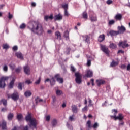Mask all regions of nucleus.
Segmentation results:
<instances>
[{
	"label": "nucleus",
	"instance_id": "obj_41",
	"mask_svg": "<svg viewBox=\"0 0 130 130\" xmlns=\"http://www.w3.org/2000/svg\"><path fill=\"white\" fill-rule=\"evenodd\" d=\"M25 28H26V24H25V23H22L20 26V29H21L22 30L25 29Z\"/></svg>",
	"mask_w": 130,
	"mask_h": 130
},
{
	"label": "nucleus",
	"instance_id": "obj_5",
	"mask_svg": "<svg viewBox=\"0 0 130 130\" xmlns=\"http://www.w3.org/2000/svg\"><path fill=\"white\" fill-rule=\"evenodd\" d=\"M75 81L77 84H81L82 83V75L80 74L79 72L75 73Z\"/></svg>",
	"mask_w": 130,
	"mask_h": 130
},
{
	"label": "nucleus",
	"instance_id": "obj_57",
	"mask_svg": "<svg viewBox=\"0 0 130 130\" xmlns=\"http://www.w3.org/2000/svg\"><path fill=\"white\" fill-rule=\"evenodd\" d=\"M120 68H121V69H124L126 68V66L125 64H122L120 66Z\"/></svg>",
	"mask_w": 130,
	"mask_h": 130
},
{
	"label": "nucleus",
	"instance_id": "obj_4",
	"mask_svg": "<svg viewBox=\"0 0 130 130\" xmlns=\"http://www.w3.org/2000/svg\"><path fill=\"white\" fill-rule=\"evenodd\" d=\"M9 77H2L0 78V88H3L6 87L5 81H8Z\"/></svg>",
	"mask_w": 130,
	"mask_h": 130
},
{
	"label": "nucleus",
	"instance_id": "obj_15",
	"mask_svg": "<svg viewBox=\"0 0 130 130\" xmlns=\"http://www.w3.org/2000/svg\"><path fill=\"white\" fill-rule=\"evenodd\" d=\"M24 72L26 75H30V68H29V66L24 67Z\"/></svg>",
	"mask_w": 130,
	"mask_h": 130
},
{
	"label": "nucleus",
	"instance_id": "obj_37",
	"mask_svg": "<svg viewBox=\"0 0 130 130\" xmlns=\"http://www.w3.org/2000/svg\"><path fill=\"white\" fill-rule=\"evenodd\" d=\"M69 120L70 121H74L75 120V115H72L69 117Z\"/></svg>",
	"mask_w": 130,
	"mask_h": 130
},
{
	"label": "nucleus",
	"instance_id": "obj_42",
	"mask_svg": "<svg viewBox=\"0 0 130 130\" xmlns=\"http://www.w3.org/2000/svg\"><path fill=\"white\" fill-rule=\"evenodd\" d=\"M67 126L68 128H69L70 130L73 129V126L72 125H69V122H67Z\"/></svg>",
	"mask_w": 130,
	"mask_h": 130
},
{
	"label": "nucleus",
	"instance_id": "obj_45",
	"mask_svg": "<svg viewBox=\"0 0 130 130\" xmlns=\"http://www.w3.org/2000/svg\"><path fill=\"white\" fill-rule=\"evenodd\" d=\"M62 7L63 8V9H64V11L67 10H68V4H63L62 5Z\"/></svg>",
	"mask_w": 130,
	"mask_h": 130
},
{
	"label": "nucleus",
	"instance_id": "obj_44",
	"mask_svg": "<svg viewBox=\"0 0 130 130\" xmlns=\"http://www.w3.org/2000/svg\"><path fill=\"white\" fill-rule=\"evenodd\" d=\"M115 23V21L114 20H111L109 21V25H113Z\"/></svg>",
	"mask_w": 130,
	"mask_h": 130
},
{
	"label": "nucleus",
	"instance_id": "obj_3",
	"mask_svg": "<svg viewBox=\"0 0 130 130\" xmlns=\"http://www.w3.org/2000/svg\"><path fill=\"white\" fill-rule=\"evenodd\" d=\"M7 98H12L14 101H17L19 99V93L17 91H15L12 95L7 94Z\"/></svg>",
	"mask_w": 130,
	"mask_h": 130
},
{
	"label": "nucleus",
	"instance_id": "obj_34",
	"mask_svg": "<svg viewBox=\"0 0 130 130\" xmlns=\"http://www.w3.org/2000/svg\"><path fill=\"white\" fill-rule=\"evenodd\" d=\"M2 46L3 49H8L10 48V46H9L8 44H4Z\"/></svg>",
	"mask_w": 130,
	"mask_h": 130
},
{
	"label": "nucleus",
	"instance_id": "obj_22",
	"mask_svg": "<svg viewBox=\"0 0 130 130\" xmlns=\"http://www.w3.org/2000/svg\"><path fill=\"white\" fill-rule=\"evenodd\" d=\"M105 39V35L104 34L100 35L99 37L98 40L99 42H102Z\"/></svg>",
	"mask_w": 130,
	"mask_h": 130
},
{
	"label": "nucleus",
	"instance_id": "obj_29",
	"mask_svg": "<svg viewBox=\"0 0 130 130\" xmlns=\"http://www.w3.org/2000/svg\"><path fill=\"white\" fill-rule=\"evenodd\" d=\"M50 84L51 86L55 85V80H54V77H52L50 80Z\"/></svg>",
	"mask_w": 130,
	"mask_h": 130
},
{
	"label": "nucleus",
	"instance_id": "obj_31",
	"mask_svg": "<svg viewBox=\"0 0 130 130\" xmlns=\"http://www.w3.org/2000/svg\"><path fill=\"white\" fill-rule=\"evenodd\" d=\"M82 17L83 19H85V20H87V19H88V14H87V12H83L82 14Z\"/></svg>",
	"mask_w": 130,
	"mask_h": 130
},
{
	"label": "nucleus",
	"instance_id": "obj_36",
	"mask_svg": "<svg viewBox=\"0 0 130 130\" xmlns=\"http://www.w3.org/2000/svg\"><path fill=\"white\" fill-rule=\"evenodd\" d=\"M17 118L19 121L22 120V118H23V115L22 114L17 115Z\"/></svg>",
	"mask_w": 130,
	"mask_h": 130
},
{
	"label": "nucleus",
	"instance_id": "obj_55",
	"mask_svg": "<svg viewBox=\"0 0 130 130\" xmlns=\"http://www.w3.org/2000/svg\"><path fill=\"white\" fill-rule=\"evenodd\" d=\"M12 50H13L14 51H16V50H18V46H14L12 48Z\"/></svg>",
	"mask_w": 130,
	"mask_h": 130
},
{
	"label": "nucleus",
	"instance_id": "obj_2",
	"mask_svg": "<svg viewBox=\"0 0 130 130\" xmlns=\"http://www.w3.org/2000/svg\"><path fill=\"white\" fill-rule=\"evenodd\" d=\"M25 120L28 122H29V123H28L29 126L31 127V126H33L34 128H36V119L34 118L31 117V114H28L25 117Z\"/></svg>",
	"mask_w": 130,
	"mask_h": 130
},
{
	"label": "nucleus",
	"instance_id": "obj_39",
	"mask_svg": "<svg viewBox=\"0 0 130 130\" xmlns=\"http://www.w3.org/2000/svg\"><path fill=\"white\" fill-rule=\"evenodd\" d=\"M36 101V103H39V102H41L42 101H43V100L42 99H40L39 98H37V99H36L35 100Z\"/></svg>",
	"mask_w": 130,
	"mask_h": 130
},
{
	"label": "nucleus",
	"instance_id": "obj_18",
	"mask_svg": "<svg viewBox=\"0 0 130 130\" xmlns=\"http://www.w3.org/2000/svg\"><path fill=\"white\" fill-rule=\"evenodd\" d=\"M15 81H16V78L13 77L12 81L10 82L9 85V89H12L14 87V83H15Z\"/></svg>",
	"mask_w": 130,
	"mask_h": 130
},
{
	"label": "nucleus",
	"instance_id": "obj_21",
	"mask_svg": "<svg viewBox=\"0 0 130 130\" xmlns=\"http://www.w3.org/2000/svg\"><path fill=\"white\" fill-rule=\"evenodd\" d=\"M53 19V15L51 14L50 16H45L44 20L46 21H48V20H52Z\"/></svg>",
	"mask_w": 130,
	"mask_h": 130
},
{
	"label": "nucleus",
	"instance_id": "obj_32",
	"mask_svg": "<svg viewBox=\"0 0 130 130\" xmlns=\"http://www.w3.org/2000/svg\"><path fill=\"white\" fill-rule=\"evenodd\" d=\"M31 95H32V93L30 91H26L24 93V95L25 96V97H30Z\"/></svg>",
	"mask_w": 130,
	"mask_h": 130
},
{
	"label": "nucleus",
	"instance_id": "obj_40",
	"mask_svg": "<svg viewBox=\"0 0 130 130\" xmlns=\"http://www.w3.org/2000/svg\"><path fill=\"white\" fill-rule=\"evenodd\" d=\"M56 95H57V96H60V95L62 94V91L61 90H57L56 91Z\"/></svg>",
	"mask_w": 130,
	"mask_h": 130
},
{
	"label": "nucleus",
	"instance_id": "obj_27",
	"mask_svg": "<svg viewBox=\"0 0 130 130\" xmlns=\"http://www.w3.org/2000/svg\"><path fill=\"white\" fill-rule=\"evenodd\" d=\"M109 47H110V48H111L112 49H115L117 47V46H116V44H115L113 43H110V44L109 45Z\"/></svg>",
	"mask_w": 130,
	"mask_h": 130
},
{
	"label": "nucleus",
	"instance_id": "obj_30",
	"mask_svg": "<svg viewBox=\"0 0 130 130\" xmlns=\"http://www.w3.org/2000/svg\"><path fill=\"white\" fill-rule=\"evenodd\" d=\"M13 117H14V114L10 113L8 116V120H12Z\"/></svg>",
	"mask_w": 130,
	"mask_h": 130
},
{
	"label": "nucleus",
	"instance_id": "obj_54",
	"mask_svg": "<svg viewBox=\"0 0 130 130\" xmlns=\"http://www.w3.org/2000/svg\"><path fill=\"white\" fill-rule=\"evenodd\" d=\"M18 89H19V90H22V83H19L18 84Z\"/></svg>",
	"mask_w": 130,
	"mask_h": 130
},
{
	"label": "nucleus",
	"instance_id": "obj_20",
	"mask_svg": "<svg viewBox=\"0 0 130 130\" xmlns=\"http://www.w3.org/2000/svg\"><path fill=\"white\" fill-rule=\"evenodd\" d=\"M16 56L18 57V58H20V59H24V57H23V55L22 54V53L21 52H16L15 53Z\"/></svg>",
	"mask_w": 130,
	"mask_h": 130
},
{
	"label": "nucleus",
	"instance_id": "obj_51",
	"mask_svg": "<svg viewBox=\"0 0 130 130\" xmlns=\"http://www.w3.org/2000/svg\"><path fill=\"white\" fill-rule=\"evenodd\" d=\"M98 126H99L98 123L95 122L92 126V127H93V128H97Z\"/></svg>",
	"mask_w": 130,
	"mask_h": 130
},
{
	"label": "nucleus",
	"instance_id": "obj_16",
	"mask_svg": "<svg viewBox=\"0 0 130 130\" xmlns=\"http://www.w3.org/2000/svg\"><path fill=\"white\" fill-rule=\"evenodd\" d=\"M114 18L117 21H120V20L122 19V15H121V14L118 13L115 16Z\"/></svg>",
	"mask_w": 130,
	"mask_h": 130
},
{
	"label": "nucleus",
	"instance_id": "obj_53",
	"mask_svg": "<svg viewBox=\"0 0 130 130\" xmlns=\"http://www.w3.org/2000/svg\"><path fill=\"white\" fill-rule=\"evenodd\" d=\"M64 15L67 17H69V16H70V14H69V12H68V10H64Z\"/></svg>",
	"mask_w": 130,
	"mask_h": 130
},
{
	"label": "nucleus",
	"instance_id": "obj_61",
	"mask_svg": "<svg viewBox=\"0 0 130 130\" xmlns=\"http://www.w3.org/2000/svg\"><path fill=\"white\" fill-rule=\"evenodd\" d=\"M70 51H71V48H68L67 49V54H69L70 53Z\"/></svg>",
	"mask_w": 130,
	"mask_h": 130
},
{
	"label": "nucleus",
	"instance_id": "obj_10",
	"mask_svg": "<svg viewBox=\"0 0 130 130\" xmlns=\"http://www.w3.org/2000/svg\"><path fill=\"white\" fill-rule=\"evenodd\" d=\"M55 79H56L60 84H62L63 83V79L60 78L59 74H57L55 76Z\"/></svg>",
	"mask_w": 130,
	"mask_h": 130
},
{
	"label": "nucleus",
	"instance_id": "obj_28",
	"mask_svg": "<svg viewBox=\"0 0 130 130\" xmlns=\"http://www.w3.org/2000/svg\"><path fill=\"white\" fill-rule=\"evenodd\" d=\"M119 63V61H112V62L111 63V67H116V66H118Z\"/></svg>",
	"mask_w": 130,
	"mask_h": 130
},
{
	"label": "nucleus",
	"instance_id": "obj_25",
	"mask_svg": "<svg viewBox=\"0 0 130 130\" xmlns=\"http://www.w3.org/2000/svg\"><path fill=\"white\" fill-rule=\"evenodd\" d=\"M1 126L2 127V129H7V122L5 121H3Z\"/></svg>",
	"mask_w": 130,
	"mask_h": 130
},
{
	"label": "nucleus",
	"instance_id": "obj_6",
	"mask_svg": "<svg viewBox=\"0 0 130 130\" xmlns=\"http://www.w3.org/2000/svg\"><path fill=\"white\" fill-rule=\"evenodd\" d=\"M127 41L125 40L124 41L120 42L118 44L119 47H122V48H125L126 47H128L129 45L127 43Z\"/></svg>",
	"mask_w": 130,
	"mask_h": 130
},
{
	"label": "nucleus",
	"instance_id": "obj_58",
	"mask_svg": "<svg viewBox=\"0 0 130 130\" xmlns=\"http://www.w3.org/2000/svg\"><path fill=\"white\" fill-rule=\"evenodd\" d=\"M87 66H88V67H90V66H91V61H90V60H87Z\"/></svg>",
	"mask_w": 130,
	"mask_h": 130
},
{
	"label": "nucleus",
	"instance_id": "obj_26",
	"mask_svg": "<svg viewBox=\"0 0 130 130\" xmlns=\"http://www.w3.org/2000/svg\"><path fill=\"white\" fill-rule=\"evenodd\" d=\"M69 35H70V32H69V31L68 30L64 32V36L66 40H69V39H70Z\"/></svg>",
	"mask_w": 130,
	"mask_h": 130
},
{
	"label": "nucleus",
	"instance_id": "obj_1",
	"mask_svg": "<svg viewBox=\"0 0 130 130\" xmlns=\"http://www.w3.org/2000/svg\"><path fill=\"white\" fill-rule=\"evenodd\" d=\"M28 29L37 35H42L43 34V27L39 22H34L32 23H29L28 26Z\"/></svg>",
	"mask_w": 130,
	"mask_h": 130
},
{
	"label": "nucleus",
	"instance_id": "obj_8",
	"mask_svg": "<svg viewBox=\"0 0 130 130\" xmlns=\"http://www.w3.org/2000/svg\"><path fill=\"white\" fill-rule=\"evenodd\" d=\"M118 30L117 32H118V34H123L126 31V29L123 25L121 26H118Z\"/></svg>",
	"mask_w": 130,
	"mask_h": 130
},
{
	"label": "nucleus",
	"instance_id": "obj_48",
	"mask_svg": "<svg viewBox=\"0 0 130 130\" xmlns=\"http://www.w3.org/2000/svg\"><path fill=\"white\" fill-rule=\"evenodd\" d=\"M88 102H89V105L88 106H93V104H92V100H91L90 98L88 99Z\"/></svg>",
	"mask_w": 130,
	"mask_h": 130
},
{
	"label": "nucleus",
	"instance_id": "obj_9",
	"mask_svg": "<svg viewBox=\"0 0 130 130\" xmlns=\"http://www.w3.org/2000/svg\"><path fill=\"white\" fill-rule=\"evenodd\" d=\"M101 50L105 52L106 54H109V50H108V48L106 47L105 45H101Z\"/></svg>",
	"mask_w": 130,
	"mask_h": 130
},
{
	"label": "nucleus",
	"instance_id": "obj_13",
	"mask_svg": "<svg viewBox=\"0 0 130 130\" xmlns=\"http://www.w3.org/2000/svg\"><path fill=\"white\" fill-rule=\"evenodd\" d=\"M112 117H114L115 118V120L116 119H119V120H122L123 119V115L122 114H119L118 116H113Z\"/></svg>",
	"mask_w": 130,
	"mask_h": 130
},
{
	"label": "nucleus",
	"instance_id": "obj_11",
	"mask_svg": "<svg viewBox=\"0 0 130 130\" xmlns=\"http://www.w3.org/2000/svg\"><path fill=\"white\" fill-rule=\"evenodd\" d=\"M87 78H92L93 77V71L90 70H88L86 71V74L85 76Z\"/></svg>",
	"mask_w": 130,
	"mask_h": 130
},
{
	"label": "nucleus",
	"instance_id": "obj_35",
	"mask_svg": "<svg viewBox=\"0 0 130 130\" xmlns=\"http://www.w3.org/2000/svg\"><path fill=\"white\" fill-rule=\"evenodd\" d=\"M9 67L12 71H14V70H15V68H16V66L15 65V64L13 63L10 64Z\"/></svg>",
	"mask_w": 130,
	"mask_h": 130
},
{
	"label": "nucleus",
	"instance_id": "obj_43",
	"mask_svg": "<svg viewBox=\"0 0 130 130\" xmlns=\"http://www.w3.org/2000/svg\"><path fill=\"white\" fill-rule=\"evenodd\" d=\"M21 70H22V68L19 67L15 69V72L16 73H20V72H21Z\"/></svg>",
	"mask_w": 130,
	"mask_h": 130
},
{
	"label": "nucleus",
	"instance_id": "obj_19",
	"mask_svg": "<svg viewBox=\"0 0 130 130\" xmlns=\"http://www.w3.org/2000/svg\"><path fill=\"white\" fill-rule=\"evenodd\" d=\"M55 35L57 39H58L59 40H61V34H60L59 31H57L55 32Z\"/></svg>",
	"mask_w": 130,
	"mask_h": 130
},
{
	"label": "nucleus",
	"instance_id": "obj_14",
	"mask_svg": "<svg viewBox=\"0 0 130 130\" xmlns=\"http://www.w3.org/2000/svg\"><path fill=\"white\" fill-rule=\"evenodd\" d=\"M83 38V40L86 42V43H88V44H89L90 43V36L88 35L83 36H82Z\"/></svg>",
	"mask_w": 130,
	"mask_h": 130
},
{
	"label": "nucleus",
	"instance_id": "obj_38",
	"mask_svg": "<svg viewBox=\"0 0 130 130\" xmlns=\"http://www.w3.org/2000/svg\"><path fill=\"white\" fill-rule=\"evenodd\" d=\"M57 124V121H56V120L55 119L53 120V121H52V126H56Z\"/></svg>",
	"mask_w": 130,
	"mask_h": 130
},
{
	"label": "nucleus",
	"instance_id": "obj_23",
	"mask_svg": "<svg viewBox=\"0 0 130 130\" xmlns=\"http://www.w3.org/2000/svg\"><path fill=\"white\" fill-rule=\"evenodd\" d=\"M105 83V81L102 79H98L96 80V83L98 86H100L101 85H103Z\"/></svg>",
	"mask_w": 130,
	"mask_h": 130
},
{
	"label": "nucleus",
	"instance_id": "obj_7",
	"mask_svg": "<svg viewBox=\"0 0 130 130\" xmlns=\"http://www.w3.org/2000/svg\"><path fill=\"white\" fill-rule=\"evenodd\" d=\"M89 19L91 22H96L97 21V16L94 12H91L89 14Z\"/></svg>",
	"mask_w": 130,
	"mask_h": 130
},
{
	"label": "nucleus",
	"instance_id": "obj_24",
	"mask_svg": "<svg viewBox=\"0 0 130 130\" xmlns=\"http://www.w3.org/2000/svg\"><path fill=\"white\" fill-rule=\"evenodd\" d=\"M72 111L74 113H78V108H77V106L75 105H73L72 106Z\"/></svg>",
	"mask_w": 130,
	"mask_h": 130
},
{
	"label": "nucleus",
	"instance_id": "obj_49",
	"mask_svg": "<svg viewBox=\"0 0 130 130\" xmlns=\"http://www.w3.org/2000/svg\"><path fill=\"white\" fill-rule=\"evenodd\" d=\"M41 81V77H39L38 80H37L36 82H35V84H36L37 85L39 84L40 83V81Z\"/></svg>",
	"mask_w": 130,
	"mask_h": 130
},
{
	"label": "nucleus",
	"instance_id": "obj_63",
	"mask_svg": "<svg viewBox=\"0 0 130 130\" xmlns=\"http://www.w3.org/2000/svg\"><path fill=\"white\" fill-rule=\"evenodd\" d=\"M25 83L26 84H28V85H29V84H31V83H32V82H31V81H30V80H26L25 81Z\"/></svg>",
	"mask_w": 130,
	"mask_h": 130
},
{
	"label": "nucleus",
	"instance_id": "obj_56",
	"mask_svg": "<svg viewBox=\"0 0 130 130\" xmlns=\"http://www.w3.org/2000/svg\"><path fill=\"white\" fill-rule=\"evenodd\" d=\"M46 120L47 121H49V120H50V115H48L46 116Z\"/></svg>",
	"mask_w": 130,
	"mask_h": 130
},
{
	"label": "nucleus",
	"instance_id": "obj_33",
	"mask_svg": "<svg viewBox=\"0 0 130 130\" xmlns=\"http://www.w3.org/2000/svg\"><path fill=\"white\" fill-rule=\"evenodd\" d=\"M2 102L3 104V105H4L5 106L7 105V100H5V99L1 100V101H0V104H1Z\"/></svg>",
	"mask_w": 130,
	"mask_h": 130
},
{
	"label": "nucleus",
	"instance_id": "obj_47",
	"mask_svg": "<svg viewBox=\"0 0 130 130\" xmlns=\"http://www.w3.org/2000/svg\"><path fill=\"white\" fill-rule=\"evenodd\" d=\"M87 126H88V127H89V128H91V121L90 120H88L87 122Z\"/></svg>",
	"mask_w": 130,
	"mask_h": 130
},
{
	"label": "nucleus",
	"instance_id": "obj_52",
	"mask_svg": "<svg viewBox=\"0 0 130 130\" xmlns=\"http://www.w3.org/2000/svg\"><path fill=\"white\" fill-rule=\"evenodd\" d=\"M12 18H13L12 14H11V13L9 12L8 13V19H9V20H11V19H12Z\"/></svg>",
	"mask_w": 130,
	"mask_h": 130
},
{
	"label": "nucleus",
	"instance_id": "obj_12",
	"mask_svg": "<svg viewBox=\"0 0 130 130\" xmlns=\"http://www.w3.org/2000/svg\"><path fill=\"white\" fill-rule=\"evenodd\" d=\"M116 35H118V32L113 30H111L107 33L108 36H116Z\"/></svg>",
	"mask_w": 130,
	"mask_h": 130
},
{
	"label": "nucleus",
	"instance_id": "obj_50",
	"mask_svg": "<svg viewBox=\"0 0 130 130\" xmlns=\"http://www.w3.org/2000/svg\"><path fill=\"white\" fill-rule=\"evenodd\" d=\"M88 110V106H85L82 110V112H84V111H87Z\"/></svg>",
	"mask_w": 130,
	"mask_h": 130
},
{
	"label": "nucleus",
	"instance_id": "obj_62",
	"mask_svg": "<svg viewBox=\"0 0 130 130\" xmlns=\"http://www.w3.org/2000/svg\"><path fill=\"white\" fill-rule=\"evenodd\" d=\"M52 99H53V103H54L55 102V101H56V99L55 98V96H53Z\"/></svg>",
	"mask_w": 130,
	"mask_h": 130
},
{
	"label": "nucleus",
	"instance_id": "obj_17",
	"mask_svg": "<svg viewBox=\"0 0 130 130\" xmlns=\"http://www.w3.org/2000/svg\"><path fill=\"white\" fill-rule=\"evenodd\" d=\"M54 20L55 21H59L60 20H62V15H61L60 14L55 15Z\"/></svg>",
	"mask_w": 130,
	"mask_h": 130
},
{
	"label": "nucleus",
	"instance_id": "obj_64",
	"mask_svg": "<svg viewBox=\"0 0 130 130\" xmlns=\"http://www.w3.org/2000/svg\"><path fill=\"white\" fill-rule=\"evenodd\" d=\"M127 71H130V64H128L127 66Z\"/></svg>",
	"mask_w": 130,
	"mask_h": 130
},
{
	"label": "nucleus",
	"instance_id": "obj_46",
	"mask_svg": "<svg viewBox=\"0 0 130 130\" xmlns=\"http://www.w3.org/2000/svg\"><path fill=\"white\" fill-rule=\"evenodd\" d=\"M3 71L4 72H8V66L7 65H4L3 67Z\"/></svg>",
	"mask_w": 130,
	"mask_h": 130
},
{
	"label": "nucleus",
	"instance_id": "obj_59",
	"mask_svg": "<svg viewBox=\"0 0 130 130\" xmlns=\"http://www.w3.org/2000/svg\"><path fill=\"white\" fill-rule=\"evenodd\" d=\"M107 4L108 5H110V4H112V0H107Z\"/></svg>",
	"mask_w": 130,
	"mask_h": 130
},
{
	"label": "nucleus",
	"instance_id": "obj_60",
	"mask_svg": "<svg viewBox=\"0 0 130 130\" xmlns=\"http://www.w3.org/2000/svg\"><path fill=\"white\" fill-rule=\"evenodd\" d=\"M71 70L72 72H75L76 71V69H75V67H74L73 66H71Z\"/></svg>",
	"mask_w": 130,
	"mask_h": 130
}]
</instances>
